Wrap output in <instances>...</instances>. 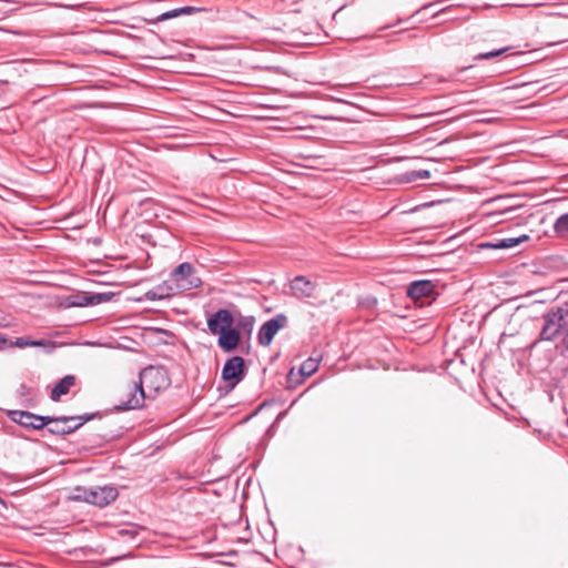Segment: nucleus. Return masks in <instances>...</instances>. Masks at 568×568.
<instances>
[{"mask_svg": "<svg viewBox=\"0 0 568 568\" xmlns=\"http://www.w3.org/2000/svg\"><path fill=\"white\" fill-rule=\"evenodd\" d=\"M221 376L223 381L229 384V387L234 388L245 377V362L241 356H232L226 359L223 365Z\"/></svg>", "mask_w": 568, "mask_h": 568, "instance_id": "0eeeda50", "label": "nucleus"}, {"mask_svg": "<svg viewBox=\"0 0 568 568\" xmlns=\"http://www.w3.org/2000/svg\"><path fill=\"white\" fill-rule=\"evenodd\" d=\"M108 300H109V297L106 294H95L89 298V303L90 304H99V303L105 302Z\"/></svg>", "mask_w": 568, "mask_h": 568, "instance_id": "bb28decb", "label": "nucleus"}, {"mask_svg": "<svg viewBox=\"0 0 568 568\" xmlns=\"http://www.w3.org/2000/svg\"><path fill=\"white\" fill-rule=\"evenodd\" d=\"M235 329H239L241 337H246L250 339L255 325V317L252 315H242L239 311H236L235 315Z\"/></svg>", "mask_w": 568, "mask_h": 568, "instance_id": "2eb2a0df", "label": "nucleus"}, {"mask_svg": "<svg viewBox=\"0 0 568 568\" xmlns=\"http://www.w3.org/2000/svg\"><path fill=\"white\" fill-rule=\"evenodd\" d=\"M9 418L26 428L39 430L47 426L50 422L49 416H41L27 410H10L8 412Z\"/></svg>", "mask_w": 568, "mask_h": 568, "instance_id": "1a4fd4ad", "label": "nucleus"}, {"mask_svg": "<svg viewBox=\"0 0 568 568\" xmlns=\"http://www.w3.org/2000/svg\"><path fill=\"white\" fill-rule=\"evenodd\" d=\"M560 335L562 336V338H561L562 345L568 351V325H566L564 327V329L561 331Z\"/></svg>", "mask_w": 568, "mask_h": 568, "instance_id": "c85d7f7f", "label": "nucleus"}, {"mask_svg": "<svg viewBox=\"0 0 568 568\" xmlns=\"http://www.w3.org/2000/svg\"><path fill=\"white\" fill-rule=\"evenodd\" d=\"M75 378L72 375H67L62 377L52 388L50 398L53 402H57L60 399L62 395H65L69 393L70 388L74 385Z\"/></svg>", "mask_w": 568, "mask_h": 568, "instance_id": "f3484780", "label": "nucleus"}, {"mask_svg": "<svg viewBox=\"0 0 568 568\" xmlns=\"http://www.w3.org/2000/svg\"><path fill=\"white\" fill-rule=\"evenodd\" d=\"M407 295L415 301L424 297L434 298L437 295L436 284L430 280L414 281L407 288Z\"/></svg>", "mask_w": 568, "mask_h": 568, "instance_id": "f8f14e48", "label": "nucleus"}, {"mask_svg": "<svg viewBox=\"0 0 568 568\" xmlns=\"http://www.w3.org/2000/svg\"><path fill=\"white\" fill-rule=\"evenodd\" d=\"M98 414H83L78 416H49L47 432L51 435L65 436L78 430L83 424L92 420Z\"/></svg>", "mask_w": 568, "mask_h": 568, "instance_id": "7ed1b4c3", "label": "nucleus"}, {"mask_svg": "<svg viewBox=\"0 0 568 568\" xmlns=\"http://www.w3.org/2000/svg\"><path fill=\"white\" fill-rule=\"evenodd\" d=\"M178 17H179L178 16V9L175 8V9L165 11V12L159 14L158 17H155L153 19L148 20V22L152 23V24H155V23H159V22H162V21H165V20L178 18Z\"/></svg>", "mask_w": 568, "mask_h": 568, "instance_id": "4be33fe9", "label": "nucleus"}, {"mask_svg": "<svg viewBox=\"0 0 568 568\" xmlns=\"http://www.w3.org/2000/svg\"><path fill=\"white\" fill-rule=\"evenodd\" d=\"M6 348H9V339L4 335L0 334V351Z\"/></svg>", "mask_w": 568, "mask_h": 568, "instance_id": "c756f323", "label": "nucleus"}, {"mask_svg": "<svg viewBox=\"0 0 568 568\" xmlns=\"http://www.w3.org/2000/svg\"><path fill=\"white\" fill-rule=\"evenodd\" d=\"M179 293L174 284L170 282V278L162 284L154 286L145 293L148 301H161L169 298Z\"/></svg>", "mask_w": 568, "mask_h": 568, "instance_id": "4468645a", "label": "nucleus"}, {"mask_svg": "<svg viewBox=\"0 0 568 568\" xmlns=\"http://www.w3.org/2000/svg\"><path fill=\"white\" fill-rule=\"evenodd\" d=\"M170 282L175 285L179 292L190 291L202 285L194 266L189 262L181 263L171 272Z\"/></svg>", "mask_w": 568, "mask_h": 568, "instance_id": "20e7f679", "label": "nucleus"}, {"mask_svg": "<svg viewBox=\"0 0 568 568\" xmlns=\"http://www.w3.org/2000/svg\"><path fill=\"white\" fill-rule=\"evenodd\" d=\"M287 316L283 313L276 314L266 321L258 329L257 341L262 346L271 345L276 333L287 325Z\"/></svg>", "mask_w": 568, "mask_h": 568, "instance_id": "6e6552de", "label": "nucleus"}, {"mask_svg": "<svg viewBox=\"0 0 568 568\" xmlns=\"http://www.w3.org/2000/svg\"><path fill=\"white\" fill-rule=\"evenodd\" d=\"M430 178V172L428 170H415L407 172L405 174L406 182H413L416 180H427Z\"/></svg>", "mask_w": 568, "mask_h": 568, "instance_id": "aec40b11", "label": "nucleus"}, {"mask_svg": "<svg viewBox=\"0 0 568 568\" xmlns=\"http://www.w3.org/2000/svg\"><path fill=\"white\" fill-rule=\"evenodd\" d=\"M126 557H129V555H123L121 557L115 558L114 560H119V559L126 558Z\"/></svg>", "mask_w": 568, "mask_h": 568, "instance_id": "473e14b6", "label": "nucleus"}, {"mask_svg": "<svg viewBox=\"0 0 568 568\" xmlns=\"http://www.w3.org/2000/svg\"><path fill=\"white\" fill-rule=\"evenodd\" d=\"M118 535L121 538L134 540L136 538V536L139 535V528L135 525H131L128 528L118 530Z\"/></svg>", "mask_w": 568, "mask_h": 568, "instance_id": "412c9836", "label": "nucleus"}, {"mask_svg": "<svg viewBox=\"0 0 568 568\" xmlns=\"http://www.w3.org/2000/svg\"><path fill=\"white\" fill-rule=\"evenodd\" d=\"M292 295L298 300L315 297L316 284L303 275L295 276L290 282Z\"/></svg>", "mask_w": 568, "mask_h": 568, "instance_id": "9b49d317", "label": "nucleus"}, {"mask_svg": "<svg viewBox=\"0 0 568 568\" xmlns=\"http://www.w3.org/2000/svg\"><path fill=\"white\" fill-rule=\"evenodd\" d=\"M554 231L559 237H568V213L560 215L556 220Z\"/></svg>", "mask_w": 568, "mask_h": 568, "instance_id": "a211bd4d", "label": "nucleus"}, {"mask_svg": "<svg viewBox=\"0 0 568 568\" xmlns=\"http://www.w3.org/2000/svg\"><path fill=\"white\" fill-rule=\"evenodd\" d=\"M108 300H109V297L106 294H95L89 298V303L90 304H99V303L105 302Z\"/></svg>", "mask_w": 568, "mask_h": 568, "instance_id": "cd10ccee", "label": "nucleus"}, {"mask_svg": "<svg viewBox=\"0 0 568 568\" xmlns=\"http://www.w3.org/2000/svg\"><path fill=\"white\" fill-rule=\"evenodd\" d=\"M537 4H538V2H535L532 0H524V1L516 3V6H519V7H528V6H537Z\"/></svg>", "mask_w": 568, "mask_h": 568, "instance_id": "7c9ffc66", "label": "nucleus"}, {"mask_svg": "<svg viewBox=\"0 0 568 568\" xmlns=\"http://www.w3.org/2000/svg\"><path fill=\"white\" fill-rule=\"evenodd\" d=\"M528 240H529V236L526 234H523L517 237H505V239L496 240L495 242L484 244L483 246L491 247L495 250H507V248H513V247L517 246L518 244L526 242Z\"/></svg>", "mask_w": 568, "mask_h": 568, "instance_id": "dca6fc26", "label": "nucleus"}, {"mask_svg": "<svg viewBox=\"0 0 568 568\" xmlns=\"http://www.w3.org/2000/svg\"><path fill=\"white\" fill-rule=\"evenodd\" d=\"M13 2H16V3H20V2H22V1H21V0H13Z\"/></svg>", "mask_w": 568, "mask_h": 568, "instance_id": "72a5a7b5", "label": "nucleus"}, {"mask_svg": "<svg viewBox=\"0 0 568 568\" xmlns=\"http://www.w3.org/2000/svg\"><path fill=\"white\" fill-rule=\"evenodd\" d=\"M176 9H178L179 17L182 14H185V16L194 14V13L203 10L202 8L192 7V6L181 7V8H176Z\"/></svg>", "mask_w": 568, "mask_h": 568, "instance_id": "a878e982", "label": "nucleus"}, {"mask_svg": "<svg viewBox=\"0 0 568 568\" xmlns=\"http://www.w3.org/2000/svg\"><path fill=\"white\" fill-rule=\"evenodd\" d=\"M32 339L28 337H17L14 341H9V348L19 347L24 348L31 346Z\"/></svg>", "mask_w": 568, "mask_h": 568, "instance_id": "5701e85b", "label": "nucleus"}, {"mask_svg": "<svg viewBox=\"0 0 568 568\" xmlns=\"http://www.w3.org/2000/svg\"><path fill=\"white\" fill-rule=\"evenodd\" d=\"M31 346L44 347L47 352H52L55 348V344L49 339H32Z\"/></svg>", "mask_w": 568, "mask_h": 568, "instance_id": "b1692460", "label": "nucleus"}, {"mask_svg": "<svg viewBox=\"0 0 568 568\" xmlns=\"http://www.w3.org/2000/svg\"><path fill=\"white\" fill-rule=\"evenodd\" d=\"M136 384L141 385L148 398H154L170 386L171 379L163 366H148L140 372Z\"/></svg>", "mask_w": 568, "mask_h": 568, "instance_id": "f257e3e1", "label": "nucleus"}, {"mask_svg": "<svg viewBox=\"0 0 568 568\" xmlns=\"http://www.w3.org/2000/svg\"><path fill=\"white\" fill-rule=\"evenodd\" d=\"M236 311L233 313L227 308H220L207 318V328L211 334L216 335L222 331L234 327Z\"/></svg>", "mask_w": 568, "mask_h": 568, "instance_id": "9d476101", "label": "nucleus"}, {"mask_svg": "<svg viewBox=\"0 0 568 568\" xmlns=\"http://www.w3.org/2000/svg\"><path fill=\"white\" fill-rule=\"evenodd\" d=\"M217 335V346L224 352V353H232L234 352L240 343L242 337L240 336L239 329H235L234 327L222 331L216 334Z\"/></svg>", "mask_w": 568, "mask_h": 568, "instance_id": "ddd939ff", "label": "nucleus"}, {"mask_svg": "<svg viewBox=\"0 0 568 568\" xmlns=\"http://www.w3.org/2000/svg\"><path fill=\"white\" fill-rule=\"evenodd\" d=\"M318 368V362L313 358H308L301 365L300 373L303 376H311Z\"/></svg>", "mask_w": 568, "mask_h": 568, "instance_id": "6ab92c4d", "label": "nucleus"}, {"mask_svg": "<svg viewBox=\"0 0 568 568\" xmlns=\"http://www.w3.org/2000/svg\"><path fill=\"white\" fill-rule=\"evenodd\" d=\"M568 310L565 307H552L541 316V327L538 338L532 343L535 346L538 342H552L560 335L566 326V317Z\"/></svg>", "mask_w": 568, "mask_h": 568, "instance_id": "f03ea898", "label": "nucleus"}, {"mask_svg": "<svg viewBox=\"0 0 568 568\" xmlns=\"http://www.w3.org/2000/svg\"><path fill=\"white\" fill-rule=\"evenodd\" d=\"M508 50V48H501V49H498V50H493V51H489V52H485V53H480L476 57L477 60H488V59H493L495 57H498L500 54H503L504 52H506Z\"/></svg>", "mask_w": 568, "mask_h": 568, "instance_id": "393cba45", "label": "nucleus"}, {"mask_svg": "<svg viewBox=\"0 0 568 568\" xmlns=\"http://www.w3.org/2000/svg\"><path fill=\"white\" fill-rule=\"evenodd\" d=\"M119 496L118 489L112 486L84 488L82 499L100 508L108 506Z\"/></svg>", "mask_w": 568, "mask_h": 568, "instance_id": "423d86ee", "label": "nucleus"}, {"mask_svg": "<svg viewBox=\"0 0 568 568\" xmlns=\"http://www.w3.org/2000/svg\"><path fill=\"white\" fill-rule=\"evenodd\" d=\"M146 393H143L141 385L136 382L130 383L123 389L119 404L115 405L118 410H130L141 408L144 404Z\"/></svg>", "mask_w": 568, "mask_h": 568, "instance_id": "39448f33", "label": "nucleus"}, {"mask_svg": "<svg viewBox=\"0 0 568 568\" xmlns=\"http://www.w3.org/2000/svg\"><path fill=\"white\" fill-rule=\"evenodd\" d=\"M430 7H433V3H429V4H427V6H424V7L420 9V11H422V10H427V9H429Z\"/></svg>", "mask_w": 568, "mask_h": 568, "instance_id": "2f4dec72", "label": "nucleus"}]
</instances>
